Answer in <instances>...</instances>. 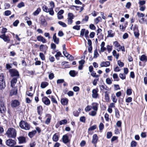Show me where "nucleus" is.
<instances>
[{"instance_id": "1", "label": "nucleus", "mask_w": 147, "mask_h": 147, "mask_svg": "<svg viewBox=\"0 0 147 147\" xmlns=\"http://www.w3.org/2000/svg\"><path fill=\"white\" fill-rule=\"evenodd\" d=\"M16 130L12 128H9L6 132V134L7 137L12 138H14L16 137Z\"/></svg>"}, {"instance_id": "2", "label": "nucleus", "mask_w": 147, "mask_h": 147, "mask_svg": "<svg viewBox=\"0 0 147 147\" xmlns=\"http://www.w3.org/2000/svg\"><path fill=\"white\" fill-rule=\"evenodd\" d=\"M19 124L20 127L22 129L26 130H28L30 129V125L25 121H21L20 122Z\"/></svg>"}, {"instance_id": "3", "label": "nucleus", "mask_w": 147, "mask_h": 147, "mask_svg": "<svg viewBox=\"0 0 147 147\" xmlns=\"http://www.w3.org/2000/svg\"><path fill=\"white\" fill-rule=\"evenodd\" d=\"M5 143L7 146L11 147H13L16 144V141L11 139L7 140Z\"/></svg>"}, {"instance_id": "4", "label": "nucleus", "mask_w": 147, "mask_h": 147, "mask_svg": "<svg viewBox=\"0 0 147 147\" xmlns=\"http://www.w3.org/2000/svg\"><path fill=\"white\" fill-rule=\"evenodd\" d=\"M5 87V82L4 80V76L3 74L0 75V89H1Z\"/></svg>"}, {"instance_id": "5", "label": "nucleus", "mask_w": 147, "mask_h": 147, "mask_svg": "<svg viewBox=\"0 0 147 147\" xmlns=\"http://www.w3.org/2000/svg\"><path fill=\"white\" fill-rule=\"evenodd\" d=\"M6 110V108L4 103L2 101H0V111L2 113H4Z\"/></svg>"}, {"instance_id": "6", "label": "nucleus", "mask_w": 147, "mask_h": 147, "mask_svg": "<svg viewBox=\"0 0 147 147\" xmlns=\"http://www.w3.org/2000/svg\"><path fill=\"white\" fill-rule=\"evenodd\" d=\"M144 14L140 13L139 12H138L137 13V15L138 18H142L139 20V22L143 24L144 23V18L143 17L144 16Z\"/></svg>"}, {"instance_id": "7", "label": "nucleus", "mask_w": 147, "mask_h": 147, "mask_svg": "<svg viewBox=\"0 0 147 147\" xmlns=\"http://www.w3.org/2000/svg\"><path fill=\"white\" fill-rule=\"evenodd\" d=\"M9 72L11 76H19L18 72L16 69H11L9 70Z\"/></svg>"}, {"instance_id": "8", "label": "nucleus", "mask_w": 147, "mask_h": 147, "mask_svg": "<svg viewBox=\"0 0 147 147\" xmlns=\"http://www.w3.org/2000/svg\"><path fill=\"white\" fill-rule=\"evenodd\" d=\"M20 104V102L18 100H12L11 101V106L13 107H16Z\"/></svg>"}, {"instance_id": "9", "label": "nucleus", "mask_w": 147, "mask_h": 147, "mask_svg": "<svg viewBox=\"0 0 147 147\" xmlns=\"http://www.w3.org/2000/svg\"><path fill=\"white\" fill-rule=\"evenodd\" d=\"M98 90L97 89H93L92 92V97L93 98H98Z\"/></svg>"}, {"instance_id": "10", "label": "nucleus", "mask_w": 147, "mask_h": 147, "mask_svg": "<svg viewBox=\"0 0 147 147\" xmlns=\"http://www.w3.org/2000/svg\"><path fill=\"white\" fill-rule=\"evenodd\" d=\"M42 101L45 104L47 105H49L50 103V100L46 96H44L42 98Z\"/></svg>"}, {"instance_id": "11", "label": "nucleus", "mask_w": 147, "mask_h": 147, "mask_svg": "<svg viewBox=\"0 0 147 147\" xmlns=\"http://www.w3.org/2000/svg\"><path fill=\"white\" fill-rule=\"evenodd\" d=\"M63 142L65 144H67L70 141L68 136L67 134L63 135L62 138Z\"/></svg>"}, {"instance_id": "12", "label": "nucleus", "mask_w": 147, "mask_h": 147, "mask_svg": "<svg viewBox=\"0 0 147 147\" xmlns=\"http://www.w3.org/2000/svg\"><path fill=\"white\" fill-rule=\"evenodd\" d=\"M98 139V137L96 134L93 135L92 142L95 145V147H96V144L97 142Z\"/></svg>"}, {"instance_id": "13", "label": "nucleus", "mask_w": 147, "mask_h": 147, "mask_svg": "<svg viewBox=\"0 0 147 147\" xmlns=\"http://www.w3.org/2000/svg\"><path fill=\"white\" fill-rule=\"evenodd\" d=\"M50 5L51 8L50 9V13L51 14L53 13V15H54V12L53 11V8L55 7V3H54L53 1H51L50 2Z\"/></svg>"}, {"instance_id": "14", "label": "nucleus", "mask_w": 147, "mask_h": 147, "mask_svg": "<svg viewBox=\"0 0 147 147\" xmlns=\"http://www.w3.org/2000/svg\"><path fill=\"white\" fill-rule=\"evenodd\" d=\"M42 9H43V10L45 12H46V13H49V14L52 16H53V13L52 14H51L50 13V9H48V7L46 6L45 5H44L42 7Z\"/></svg>"}, {"instance_id": "15", "label": "nucleus", "mask_w": 147, "mask_h": 147, "mask_svg": "<svg viewBox=\"0 0 147 147\" xmlns=\"http://www.w3.org/2000/svg\"><path fill=\"white\" fill-rule=\"evenodd\" d=\"M110 65V62L109 61H107L106 62H102L100 64V66L101 67H107L109 66Z\"/></svg>"}, {"instance_id": "16", "label": "nucleus", "mask_w": 147, "mask_h": 147, "mask_svg": "<svg viewBox=\"0 0 147 147\" xmlns=\"http://www.w3.org/2000/svg\"><path fill=\"white\" fill-rule=\"evenodd\" d=\"M98 104L96 102H93L92 104V109L94 110L97 111Z\"/></svg>"}, {"instance_id": "17", "label": "nucleus", "mask_w": 147, "mask_h": 147, "mask_svg": "<svg viewBox=\"0 0 147 147\" xmlns=\"http://www.w3.org/2000/svg\"><path fill=\"white\" fill-rule=\"evenodd\" d=\"M53 39L54 42L57 44H58L59 42V39L56 36V33L53 34Z\"/></svg>"}, {"instance_id": "18", "label": "nucleus", "mask_w": 147, "mask_h": 147, "mask_svg": "<svg viewBox=\"0 0 147 147\" xmlns=\"http://www.w3.org/2000/svg\"><path fill=\"white\" fill-rule=\"evenodd\" d=\"M19 143L20 144H22L26 142V139L23 136L20 137L18 138Z\"/></svg>"}, {"instance_id": "19", "label": "nucleus", "mask_w": 147, "mask_h": 147, "mask_svg": "<svg viewBox=\"0 0 147 147\" xmlns=\"http://www.w3.org/2000/svg\"><path fill=\"white\" fill-rule=\"evenodd\" d=\"M40 51L44 52L45 53H46V50L47 49V47L46 45H42L40 46Z\"/></svg>"}, {"instance_id": "20", "label": "nucleus", "mask_w": 147, "mask_h": 147, "mask_svg": "<svg viewBox=\"0 0 147 147\" xmlns=\"http://www.w3.org/2000/svg\"><path fill=\"white\" fill-rule=\"evenodd\" d=\"M68 100L67 98H63L61 99V101L62 105H66L68 103Z\"/></svg>"}, {"instance_id": "21", "label": "nucleus", "mask_w": 147, "mask_h": 147, "mask_svg": "<svg viewBox=\"0 0 147 147\" xmlns=\"http://www.w3.org/2000/svg\"><path fill=\"white\" fill-rule=\"evenodd\" d=\"M36 130H33L28 133V136L30 138H32L36 134Z\"/></svg>"}, {"instance_id": "22", "label": "nucleus", "mask_w": 147, "mask_h": 147, "mask_svg": "<svg viewBox=\"0 0 147 147\" xmlns=\"http://www.w3.org/2000/svg\"><path fill=\"white\" fill-rule=\"evenodd\" d=\"M38 40L42 42L43 43H44L46 42V39L42 36H38L37 37Z\"/></svg>"}, {"instance_id": "23", "label": "nucleus", "mask_w": 147, "mask_h": 147, "mask_svg": "<svg viewBox=\"0 0 147 147\" xmlns=\"http://www.w3.org/2000/svg\"><path fill=\"white\" fill-rule=\"evenodd\" d=\"M107 33L108 34V37H113L115 35L114 32L112 30H108Z\"/></svg>"}, {"instance_id": "24", "label": "nucleus", "mask_w": 147, "mask_h": 147, "mask_svg": "<svg viewBox=\"0 0 147 147\" xmlns=\"http://www.w3.org/2000/svg\"><path fill=\"white\" fill-rule=\"evenodd\" d=\"M17 81L16 78H14L11 81V86L12 88L14 87Z\"/></svg>"}, {"instance_id": "25", "label": "nucleus", "mask_w": 147, "mask_h": 147, "mask_svg": "<svg viewBox=\"0 0 147 147\" xmlns=\"http://www.w3.org/2000/svg\"><path fill=\"white\" fill-rule=\"evenodd\" d=\"M17 88L15 87L14 90H12L10 93V95L11 96L12 95H16L17 94Z\"/></svg>"}, {"instance_id": "26", "label": "nucleus", "mask_w": 147, "mask_h": 147, "mask_svg": "<svg viewBox=\"0 0 147 147\" xmlns=\"http://www.w3.org/2000/svg\"><path fill=\"white\" fill-rule=\"evenodd\" d=\"M140 59V60L142 61L146 62L147 61V57L144 55H142Z\"/></svg>"}, {"instance_id": "27", "label": "nucleus", "mask_w": 147, "mask_h": 147, "mask_svg": "<svg viewBox=\"0 0 147 147\" xmlns=\"http://www.w3.org/2000/svg\"><path fill=\"white\" fill-rule=\"evenodd\" d=\"M77 73L74 70H71L69 72V75L72 77L75 76Z\"/></svg>"}, {"instance_id": "28", "label": "nucleus", "mask_w": 147, "mask_h": 147, "mask_svg": "<svg viewBox=\"0 0 147 147\" xmlns=\"http://www.w3.org/2000/svg\"><path fill=\"white\" fill-rule=\"evenodd\" d=\"M40 22L41 24L43 26H46L47 25V23L44 19H41Z\"/></svg>"}, {"instance_id": "29", "label": "nucleus", "mask_w": 147, "mask_h": 147, "mask_svg": "<svg viewBox=\"0 0 147 147\" xmlns=\"http://www.w3.org/2000/svg\"><path fill=\"white\" fill-rule=\"evenodd\" d=\"M112 54L117 59L119 57V54L117 53V52L115 50H114L112 52Z\"/></svg>"}, {"instance_id": "30", "label": "nucleus", "mask_w": 147, "mask_h": 147, "mask_svg": "<svg viewBox=\"0 0 147 147\" xmlns=\"http://www.w3.org/2000/svg\"><path fill=\"white\" fill-rule=\"evenodd\" d=\"M48 85V83L46 82H42L41 84V87L43 88L46 87Z\"/></svg>"}, {"instance_id": "31", "label": "nucleus", "mask_w": 147, "mask_h": 147, "mask_svg": "<svg viewBox=\"0 0 147 147\" xmlns=\"http://www.w3.org/2000/svg\"><path fill=\"white\" fill-rule=\"evenodd\" d=\"M53 140L54 141L57 142L59 139V137L58 136L56 135V134H55L53 136Z\"/></svg>"}, {"instance_id": "32", "label": "nucleus", "mask_w": 147, "mask_h": 147, "mask_svg": "<svg viewBox=\"0 0 147 147\" xmlns=\"http://www.w3.org/2000/svg\"><path fill=\"white\" fill-rule=\"evenodd\" d=\"M0 37L2 38L5 41H7L8 40V37L6 36L5 34L1 35L0 36Z\"/></svg>"}, {"instance_id": "33", "label": "nucleus", "mask_w": 147, "mask_h": 147, "mask_svg": "<svg viewBox=\"0 0 147 147\" xmlns=\"http://www.w3.org/2000/svg\"><path fill=\"white\" fill-rule=\"evenodd\" d=\"M113 78L115 79L114 81H118L119 80L117 74H114L113 75Z\"/></svg>"}, {"instance_id": "34", "label": "nucleus", "mask_w": 147, "mask_h": 147, "mask_svg": "<svg viewBox=\"0 0 147 147\" xmlns=\"http://www.w3.org/2000/svg\"><path fill=\"white\" fill-rule=\"evenodd\" d=\"M97 111L94 110L89 113V114L90 115L92 116H95L96 115Z\"/></svg>"}, {"instance_id": "35", "label": "nucleus", "mask_w": 147, "mask_h": 147, "mask_svg": "<svg viewBox=\"0 0 147 147\" xmlns=\"http://www.w3.org/2000/svg\"><path fill=\"white\" fill-rule=\"evenodd\" d=\"M67 121L66 119H63L60 121L59 122V124L60 125L63 124H65L67 123Z\"/></svg>"}, {"instance_id": "36", "label": "nucleus", "mask_w": 147, "mask_h": 147, "mask_svg": "<svg viewBox=\"0 0 147 147\" xmlns=\"http://www.w3.org/2000/svg\"><path fill=\"white\" fill-rule=\"evenodd\" d=\"M41 11V9L40 8H38L37 10L35 11L34 13L33 14L34 16L37 15Z\"/></svg>"}, {"instance_id": "37", "label": "nucleus", "mask_w": 147, "mask_h": 147, "mask_svg": "<svg viewBox=\"0 0 147 147\" xmlns=\"http://www.w3.org/2000/svg\"><path fill=\"white\" fill-rule=\"evenodd\" d=\"M114 46L117 48H119L121 46L119 44L117 41H115L113 42Z\"/></svg>"}, {"instance_id": "38", "label": "nucleus", "mask_w": 147, "mask_h": 147, "mask_svg": "<svg viewBox=\"0 0 147 147\" xmlns=\"http://www.w3.org/2000/svg\"><path fill=\"white\" fill-rule=\"evenodd\" d=\"M37 112L39 115H40L41 111L42 110V107L41 106H40L37 107Z\"/></svg>"}, {"instance_id": "39", "label": "nucleus", "mask_w": 147, "mask_h": 147, "mask_svg": "<svg viewBox=\"0 0 147 147\" xmlns=\"http://www.w3.org/2000/svg\"><path fill=\"white\" fill-rule=\"evenodd\" d=\"M99 56V54L97 52V49H96L94 51V58H96Z\"/></svg>"}, {"instance_id": "40", "label": "nucleus", "mask_w": 147, "mask_h": 147, "mask_svg": "<svg viewBox=\"0 0 147 147\" xmlns=\"http://www.w3.org/2000/svg\"><path fill=\"white\" fill-rule=\"evenodd\" d=\"M97 126L96 125H93L89 128L88 129L89 131H92L95 129L96 128Z\"/></svg>"}, {"instance_id": "41", "label": "nucleus", "mask_w": 147, "mask_h": 147, "mask_svg": "<svg viewBox=\"0 0 147 147\" xmlns=\"http://www.w3.org/2000/svg\"><path fill=\"white\" fill-rule=\"evenodd\" d=\"M136 145L137 142L134 141H132L131 143V147H135Z\"/></svg>"}, {"instance_id": "42", "label": "nucleus", "mask_w": 147, "mask_h": 147, "mask_svg": "<svg viewBox=\"0 0 147 147\" xmlns=\"http://www.w3.org/2000/svg\"><path fill=\"white\" fill-rule=\"evenodd\" d=\"M106 82L108 84H111L112 83V80L110 78H108L106 79Z\"/></svg>"}, {"instance_id": "43", "label": "nucleus", "mask_w": 147, "mask_h": 147, "mask_svg": "<svg viewBox=\"0 0 147 147\" xmlns=\"http://www.w3.org/2000/svg\"><path fill=\"white\" fill-rule=\"evenodd\" d=\"M146 3V1L144 0L140 1L139 2V6H144Z\"/></svg>"}, {"instance_id": "44", "label": "nucleus", "mask_w": 147, "mask_h": 147, "mask_svg": "<svg viewBox=\"0 0 147 147\" xmlns=\"http://www.w3.org/2000/svg\"><path fill=\"white\" fill-rule=\"evenodd\" d=\"M39 56L41 58V59L42 60H44L45 59V55L41 53H39Z\"/></svg>"}, {"instance_id": "45", "label": "nucleus", "mask_w": 147, "mask_h": 147, "mask_svg": "<svg viewBox=\"0 0 147 147\" xmlns=\"http://www.w3.org/2000/svg\"><path fill=\"white\" fill-rule=\"evenodd\" d=\"M112 135V133L111 132H108L107 133V137L108 139L110 138Z\"/></svg>"}, {"instance_id": "46", "label": "nucleus", "mask_w": 147, "mask_h": 147, "mask_svg": "<svg viewBox=\"0 0 147 147\" xmlns=\"http://www.w3.org/2000/svg\"><path fill=\"white\" fill-rule=\"evenodd\" d=\"M100 89L102 90H107V87L105 85H100Z\"/></svg>"}, {"instance_id": "47", "label": "nucleus", "mask_w": 147, "mask_h": 147, "mask_svg": "<svg viewBox=\"0 0 147 147\" xmlns=\"http://www.w3.org/2000/svg\"><path fill=\"white\" fill-rule=\"evenodd\" d=\"M51 99L52 102L54 103L57 104V102L56 99L54 98L53 96H51Z\"/></svg>"}, {"instance_id": "48", "label": "nucleus", "mask_w": 147, "mask_h": 147, "mask_svg": "<svg viewBox=\"0 0 147 147\" xmlns=\"http://www.w3.org/2000/svg\"><path fill=\"white\" fill-rule=\"evenodd\" d=\"M99 79L98 78L95 79L93 82V84L94 86H96V85L97 82L98 81Z\"/></svg>"}, {"instance_id": "49", "label": "nucleus", "mask_w": 147, "mask_h": 147, "mask_svg": "<svg viewBox=\"0 0 147 147\" xmlns=\"http://www.w3.org/2000/svg\"><path fill=\"white\" fill-rule=\"evenodd\" d=\"M117 63L119 66L121 67H123L124 65V63L120 60H118L117 61Z\"/></svg>"}, {"instance_id": "50", "label": "nucleus", "mask_w": 147, "mask_h": 147, "mask_svg": "<svg viewBox=\"0 0 147 147\" xmlns=\"http://www.w3.org/2000/svg\"><path fill=\"white\" fill-rule=\"evenodd\" d=\"M58 23L59 24L62 26L63 27H65L67 26V25L66 24L61 21H59L58 22Z\"/></svg>"}, {"instance_id": "51", "label": "nucleus", "mask_w": 147, "mask_h": 147, "mask_svg": "<svg viewBox=\"0 0 147 147\" xmlns=\"http://www.w3.org/2000/svg\"><path fill=\"white\" fill-rule=\"evenodd\" d=\"M86 120V117L84 116L81 117L80 119V121L84 123Z\"/></svg>"}, {"instance_id": "52", "label": "nucleus", "mask_w": 147, "mask_h": 147, "mask_svg": "<svg viewBox=\"0 0 147 147\" xmlns=\"http://www.w3.org/2000/svg\"><path fill=\"white\" fill-rule=\"evenodd\" d=\"M101 20V18L100 17H98L95 19V22L96 24H98Z\"/></svg>"}, {"instance_id": "53", "label": "nucleus", "mask_w": 147, "mask_h": 147, "mask_svg": "<svg viewBox=\"0 0 147 147\" xmlns=\"http://www.w3.org/2000/svg\"><path fill=\"white\" fill-rule=\"evenodd\" d=\"M92 107L91 106H88L85 108V110L87 112L90 111Z\"/></svg>"}, {"instance_id": "54", "label": "nucleus", "mask_w": 147, "mask_h": 147, "mask_svg": "<svg viewBox=\"0 0 147 147\" xmlns=\"http://www.w3.org/2000/svg\"><path fill=\"white\" fill-rule=\"evenodd\" d=\"M11 14V12L9 10L6 11L4 12V15L6 16H9Z\"/></svg>"}, {"instance_id": "55", "label": "nucleus", "mask_w": 147, "mask_h": 147, "mask_svg": "<svg viewBox=\"0 0 147 147\" xmlns=\"http://www.w3.org/2000/svg\"><path fill=\"white\" fill-rule=\"evenodd\" d=\"M126 93L127 95H130L132 93L131 90L130 89H127L126 90Z\"/></svg>"}, {"instance_id": "56", "label": "nucleus", "mask_w": 147, "mask_h": 147, "mask_svg": "<svg viewBox=\"0 0 147 147\" xmlns=\"http://www.w3.org/2000/svg\"><path fill=\"white\" fill-rule=\"evenodd\" d=\"M68 19H74L73 15L72 13H69L68 15Z\"/></svg>"}, {"instance_id": "57", "label": "nucleus", "mask_w": 147, "mask_h": 147, "mask_svg": "<svg viewBox=\"0 0 147 147\" xmlns=\"http://www.w3.org/2000/svg\"><path fill=\"white\" fill-rule=\"evenodd\" d=\"M73 90L74 92H78L80 90L79 88L77 86H74L73 88Z\"/></svg>"}, {"instance_id": "58", "label": "nucleus", "mask_w": 147, "mask_h": 147, "mask_svg": "<svg viewBox=\"0 0 147 147\" xmlns=\"http://www.w3.org/2000/svg\"><path fill=\"white\" fill-rule=\"evenodd\" d=\"M111 99L115 103H116L117 102V99L116 98V97L114 96H111Z\"/></svg>"}, {"instance_id": "59", "label": "nucleus", "mask_w": 147, "mask_h": 147, "mask_svg": "<svg viewBox=\"0 0 147 147\" xmlns=\"http://www.w3.org/2000/svg\"><path fill=\"white\" fill-rule=\"evenodd\" d=\"M134 34L136 38H138L139 35V31L134 32Z\"/></svg>"}, {"instance_id": "60", "label": "nucleus", "mask_w": 147, "mask_h": 147, "mask_svg": "<svg viewBox=\"0 0 147 147\" xmlns=\"http://www.w3.org/2000/svg\"><path fill=\"white\" fill-rule=\"evenodd\" d=\"M140 7V10L141 11H144L146 9V7L145 5L142 6H139Z\"/></svg>"}, {"instance_id": "61", "label": "nucleus", "mask_w": 147, "mask_h": 147, "mask_svg": "<svg viewBox=\"0 0 147 147\" xmlns=\"http://www.w3.org/2000/svg\"><path fill=\"white\" fill-rule=\"evenodd\" d=\"M119 76L122 80H124L125 78V75L122 74H119Z\"/></svg>"}, {"instance_id": "62", "label": "nucleus", "mask_w": 147, "mask_h": 147, "mask_svg": "<svg viewBox=\"0 0 147 147\" xmlns=\"http://www.w3.org/2000/svg\"><path fill=\"white\" fill-rule=\"evenodd\" d=\"M80 26L79 25H76L73 27V28L77 30H79L80 29Z\"/></svg>"}, {"instance_id": "63", "label": "nucleus", "mask_w": 147, "mask_h": 147, "mask_svg": "<svg viewBox=\"0 0 147 147\" xmlns=\"http://www.w3.org/2000/svg\"><path fill=\"white\" fill-rule=\"evenodd\" d=\"M104 125L102 123H100L99 125V128L100 130H102L104 128Z\"/></svg>"}, {"instance_id": "64", "label": "nucleus", "mask_w": 147, "mask_h": 147, "mask_svg": "<svg viewBox=\"0 0 147 147\" xmlns=\"http://www.w3.org/2000/svg\"><path fill=\"white\" fill-rule=\"evenodd\" d=\"M132 98L130 97H129L126 99L125 101L127 102H130L132 101Z\"/></svg>"}]
</instances>
